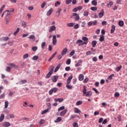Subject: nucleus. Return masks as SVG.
I'll return each instance as SVG.
<instances>
[{
  "instance_id": "1",
  "label": "nucleus",
  "mask_w": 127,
  "mask_h": 127,
  "mask_svg": "<svg viewBox=\"0 0 127 127\" xmlns=\"http://www.w3.org/2000/svg\"><path fill=\"white\" fill-rule=\"evenodd\" d=\"M82 92L83 93L84 96H85L86 97H90V96H92V91H89L87 92V89L85 86H83Z\"/></svg>"
},
{
  "instance_id": "2",
  "label": "nucleus",
  "mask_w": 127,
  "mask_h": 127,
  "mask_svg": "<svg viewBox=\"0 0 127 127\" xmlns=\"http://www.w3.org/2000/svg\"><path fill=\"white\" fill-rule=\"evenodd\" d=\"M53 69H54V66H51L49 68V71H50L49 72V73H47L46 76V79H48V78H49L51 76V75H52V74L53 73Z\"/></svg>"
},
{
  "instance_id": "3",
  "label": "nucleus",
  "mask_w": 127,
  "mask_h": 127,
  "mask_svg": "<svg viewBox=\"0 0 127 127\" xmlns=\"http://www.w3.org/2000/svg\"><path fill=\"white\" fill-rule=\"evenodd\" d=\"M70 18H74V20H75V21H78V20L80 19V16L79 15L77 14V13H73L70 16Z\"/></svg>"
},
{
  "instance_id": "4",
  "label": "nucleus",
  "mask_w": 127,
  "mask_h": 127,
  "mask_svg": "<svg viewBox=\"0 0 127 127\" xmlns=\"http://www.w3.org/2000/svg\"><path fill=\"white\" fill-rule=\"evenodd\" d=\"M58 90V88L55 87L54 88H52L49 91V95H52V94H53V93H56V92H57Z\"/></svg>"
},
{
  "instance_id": "5",
  "label": "nucleus",
  "mask_w": 127,
  "mask_h": 127,
  "mask_svg": "<svg viewBox=\"0 0 127 127\" xmlns=\"http://www.w3.org/2000/svg\"><path fill=\"white\" fill-rule=\"evenodd\" d=\"M82 39V40H83V41H86V42H84L82 43H81V45H84V44H87V43H88V39L87 37H83Z\"/></svg>"
},
{
  "instance_id": "6",
  "label": "nucleus",
  "mask_w": 127,
  "mask_h": 127,
  "mask_svg": "<svg viewBox=\"0 0 127 127\" xmlns=\"http://www.w3.org/2000/svg\"><path fill=\"white\" fill-rule=\"evenodd\" d=\"M55 30H56V26H55V25H53L50 27V29H49V32H52Z\"/></svg>"
},
{
  "instance_id": "7",
  "label": "nucleus",
  "mask_w": 127,
  "mask_h": 127,
  "mask_svg": "<svg viewBox=\"0 0 127 127\" xmlns=\"http://www.w3.org/2000/svg\"><path fill=\"white\" fill-rule=\"evenodd\" d=\"M57 43V39H56V36L53 35V44L55 45Z\"/></svg>"
},
{
  "instance_id": "8",
  "label": "nucleus",
  "mask_w": 127,
  "mask_h": 127,
  "mask_svg": "<svg viewBox=\"0 0 127 127\" xmlns=\"http://www.w3.org/2000/svg\"><path fill=\"white\" fill-rule=\"evenodd\" d=\"M67 51H68V50H67V48H64L61 53L62 56H64V55H66V54L67 53Z\"/></svg>"
},
{
  "instance_id": "9",
  "label": "nucleus",
  "mask_w": 127,
  "mask_h": 127,
  "mask_svg": "<svg viewBox=\"0 0 127 127\" xmlns=\"http://www.w3.org/2000/svg\"><path fill=\"white\" fill-rule=\"evenodd\" d=\"M68 112V110L67 109L64 110L63 111H62L60 114L61 117H64V115H66V113Z\"/></svg>"
},
{
  "instance_id": "10",
  "label": "nucleus",
  "mask_w": 127,
  "mask_h": 127,
  "mask_svg": "<svg viewBox=\"0 0 127 127\" xmlns=\"http://www.w3.org/2000/svg\"><path fill=\"white\" fill-rule=\"evenodd\" d=\"M105 11H104V9L101 10V12L99 13L98 15L100 17V18H102L104 16V13Z\"/></svg>"
},
{
  "instance_id": "11",
  "label": "nucleus",
  "mask_w": 127,
  "mask_h": 127,
  "mask_svg": "<svg viewBox=\"0 0 127 127\" xmlns=\"http://www.w3.org/2000/svg\"><path fill=\"white\" fill-rule=\"evenodd\" d=\"M57 79H58V76L54 75L52 77V81L54 83L57 82Z\"/></svg>"
},
{
  "instance_id": "12",
  "label": "nucleus",
  "mask_w": 127,
  "mask_h": 127,
  "mask_svg": "<svg viewBox=\"0 0 127 127\" xmlns=\"http://www.w3.org/2000/svg\"><path fill=\"white\" fill-rule=\"evenodd\" d=\"M53 11V8H50V9H49L47 12V15L48 16H49V15H50L52 13V12Z\"/></svg>"
},
{
  "instance_id": "13",
  "label": "nucleus",
  "mask_w": 127,
  "mask_h": 127,
  "mask_svg": "<svg viewBox=\"0 0 127 127\" xmlns=\"http://www.w3.org/2000/svg\"><path fill=\"white\" fill-rule=\"evenodd\" d=\"M115 30H116V26L114 25H112L111 26V33H114V32H115Z\"/></svg>"
},
{
  "instance_id": "14",
  "label": "nucleus",
  "mask_w": 127,
  "mask_h": 127,
  "mask_svg": "<svg viewBox=\"0 0 127 127\" xmlns=\"http://www.w3.org/2000/svg\"><path fill=\"white\" fill-rule=\"evenodd\" d=\"M3 127H10V123H9V122H5L3 125Z\"/></svg>"
},
{
  "instance_id": "15",
  "label": "nucleus",
  "mask_w": 127,
  "mask_h": 127,
  "mask_svg": "<svg viewBox=\"0 0 127 127\" xmlns=\"http://www.w3.org/2000/svg\"><path fill=\"white\" fill-rule=\"evenodd\" d=\"M61 64H59L57 66V67H56L54 72H56L57 71H58V70H59V68H60V67H61Z\"/></svg>"
},
{
  "instance_id": "16",
  "label": "nucleus",
  "mask_w": 127,
  "mask_h": 127,
  "mask_svg": "<svg viewBox=\"0 0 127 127\" xmlns=\"http://www.w3.org/2000/svg\"><path fill=\"white\" fill-rule=\"evenodd\" d=\"M105 40V37H104V35H101L100 37L99 38V41L100 42H103Z\"/></svg>"
},
{
  "instance_id": "17",
  "label": "nucleus",
  "mask_w": 127,
  "mask_h": 127,
  "mask_svg": "<svg viewBox=\"0 0 127 127\" xmlns=\"http://www.w3.org/2000/svg\"><path fill=\"white\" fill-rule=\"evenodd\" d=\"M82 64V61H78L76 64H75L76 67H79V66H81Z\"/></svg>"
},
{
  "instance_id": "18",
  "label": "nucleus",
  "mask_w": 127,
  "mask_h": 127,
  "mask_svg": "<svg viewBox=\"0 0 127 127\" xmlns=\"http://www.w3.org/2000/svg\"><path fill=\"white\" fill-rule=\"evenodd\" d=\"M97 0H93L91 1V4H92V5H94V6H96L97 5Z\"/></svg>"
},
{
  "instance_id": "19",
  "label": "nucleus",
  "mask_w": 127,
  "mask_h": 127,
  "mask_svg": "<svg viewBox=\"0 0 127 127\" xmlns=\"http://www.w3.org/2000/svg\"><path fill=\"white\" fill-rule=\"evenodd\" d=\"M9 66H10V68H16V66H15V64L13 63H10L8 64Z\"/></svg>"
},
{
  "instance_id": "20",
  "label": "nucleus",
  "mask_w": 127,
  "mask_h": 127,
  "mask_svg": "<svg viewBox=\"0 0 127 127\" xmlns=\"http://www.w3.org/2000/svg\"><path fill=\"white\" fill-rule=\"evenodd\" d=\"M74 24H75V23H67V26H68V27H73V26H74Z\"/></svg>"
},
{
  "instance_id": "21",
  "label": "nucleus",
  "mask_w": 127,
  "mask_h": 127,
  "mask_svg": "<svg viewBox=\"0 0 127 127\" xmlns=\"http://www.w3.org/2000/svg\"><path fill=\"white\" fill-rule=\"evenodd\" d=\"M4 120V114H1L0 117V123Z\"/></svg>"
},
{
  "instance_id": "22",
  "label": "nucleus",
  "mask_w": 127,
  "mask_h": 127,
  "mask_svg": "<svg viewBox=\"0 0 127 127\" xmlns=\"http://www.w3.org/2000/svg\"><path fill=\"white\" fill-rule=\"evenodd\" d=\"M74 113L75 114H79V113H81V111L79 109L75 108L74 109Z\"/></svg>"
},
{
  "instance_id": "23",
  "label": "nucleus",
  "mask_w": 127,
  "mask_h": 127,
  "mask_svg": "<svg viewBox=\"0 0 127 127\" xmlns=\"http://www.w3.org/2000/svg\"><path fill=\"white\" fill-rule=\"evenodd\" d=\"M62 121V118L61 117H58L57 119V120L55 121V123H59V122H61Z\"/></svg>"
},
{
  "instance_id": "24",
  "label": "nucleus",
  "mask_w": 127,
  "mask_h": 127,
  "mask_svg": "<svg viewBox=\"0 0 127 127\" xmlns=\"http://www.w3.org/2000/svg\"><path fill=\"white\" fill-rule=\"evenodd\" d=\"M46 45V43L45 42H43V43H42V44H41L42 49H44V48H45Z\"/></svg>"
},
{
  "instance_id": "25",
  "label": "nucleus",
  "mask_w": 127,
  "mask_h": 127,
  "mask_svg": "<svg viewBox=\"0 0 127 127\" xmlns=\"http://www.w3.org/2000/svg\"><path fill=\"white\" fill-rule=\"evenodd\" d=\"M92 47H96V46L97 45V41H93L92 42Z\"/></svg>"
},
{
  "instance_id": "26",
  "label": "nucleus",
  "mask_w": 127,
  "mask_h": 127,
  "mask_svg": "<svg viewBox=\"0 0 127 127\" xmlns=\"http://www.w3.org/2000/svg\"><path fill=\"white\" fill-rule=\"evenodd\" d=\"M83 104V101H78L76 103V106H80V105H82Z\"/></svg>"
},
{
  "instance_id": "27",
  "label": "nucleus",
  "mask_w": 127,
  "mask_h": 127,
  "mask_svg": "<svg viewBox=\"0 0 127 127\" xmlns=\"http://www.w3.org/2000/svg\"><path fill=\"white\" fill-rule=\"evenodd\" d=\"M124 23L123 21H120L119 22V26H121V27L124 26Z\"/></svg>"
},
{
  "instance_id": "28",
  "label": "nucleus",
  "mask_w": 127,
  "mask_h": 127,
  "mask_svg": "<svg viewBox=\"0 0 127 127\" xmlns=\"http://www.w3.org/2000/svg\"><path fill=\"white\" fill-rule=\"evenodd\" d=\"M20 29L19 28H17L16 31H15L14 33H13L14 35H15V36L17 34V33H18L19 32Z\"/></svg>"
},
{
  "instance_id": "29",
  "label": "nucleus",
  "mask_w": 127,
  "mask_h": 127,
  "mask_svg": "<svg viewBox=\"0 0 127 127\" xmlns=\"http://www.w3.org/2000/svg\"><path fill=\"white\" fill-rule=\"evenodd\" d=\"M84 80V75L83 74L79 75V81H83Z\"/></svg>"
},
{
  "instance_id": "30",
  "label": "nucleus",
  "mask_w": 127,
  "mask_h": 127,
  "mask_svg": "<svg viewBox=\"0 0 127 127\" xmlns=\"http://www.w3.org/2000/svg\"><path fill=\"white\" fill-rule=\"evenodd\" d=\"M91 10H92V11H96L98 9V7H91L90 8Z\"/></svg>"
},
{
  "instance_id": "31",
  "label": "nucleus",
  "mask_w": 127,
  "mask_h": 127,
  "mask_svg": "<svg viewBox=\"0 0 127 127\" xmlns=\"http://www.w3.org/2000/svg\"><path fill=\"white\" fill-rule=\"evenodd\" d=\"M9 39V38L8 37H4L2 38V40L3 41H7Z\"/></svg>"
},
{
  "instance_id": "32",
  "label": "nucleus",
  "mask_w": 127,
  "mask_h": 127,
  "mask_svg": "<svg viewBox=\"0 0 127 127\" xmlns=\"http://www.w3.org/2000/svg\"><path fill=\"white\" fill-rule=\"evenodd\" d=\"M25 83H27V81L25 79L24 80H22L20 82V84L21 85H22L23 84H25Z\"/></svg>"
},
{
  "instance_id": "33",
  "label": "nucleus",
  "mask_w": 127,
  "mask_h": 127,
  "mask_svg": "<svg viewBox=\"0 0 127 127\" xmlns=\"http://www.w3.org/2000/svg\"><path fill=\"white\" fill-rule=\"evenodd\" d=\"M29 39H32V40H34L35 39V36L33 35H31L29 37Z\"/></svg>"
},
{
  "instance_id": "34",
  "label": "nucleus",
  "mask_w": 127,
  "mask_h": 127,
  "mask_svg": "<svg viewBox=\"0 0 127 127\" xmlns=\"http://www.w3.org/2000/svg\"><path fill=\"white\" fill-rule=\"evenodd\" d=\"M38 58H39L38 56H35L33 57L32 60H33V61H36V60H37Z\"/></svg>"
},
{
  "instance_id": "35",
  "label": "nucleus",
  "mask_w": 127,
  "mask_h": 127,
  "mask_svg": "<svg viewBox=\"0 0 127 127\" xmlns=\"http://www.w3.org/2000/svg\"><path fill=\"white\" fill-rule=\"evenodd\" d=\"M8 107V101H6L5 102L4 108L5 109H7Z\"/></svg>"
},
{
  "instance_id": "36",
  "label": "nucleus",
  "mask_w": 127,
  "mask_h": 127,
  "mask_svg": "<svg viewBox=\"0 0 127 127\" xmlns=\"http://www.w3.org/2000/svg\"><path fill=\"white\" fill-rule=\"evenodd\" d=\"M122 65H120L119 66H118L116 67V70L117 71V72H119V71H120V70H121V69H122Z\"/></svg>"
},
{
  "instance_id": "37",
  "label": "nucleus",
  "mask_w": 127,
  "mask_h": 127,
  "mask_svg": "<svg viewBox=\"0 0 127 127\" xmlns=\"http://www.w3.org/2000/svg\"><path fill=\"white\" fill-rule=\"evenodd\" d=\"M66 87L69 90H72V88H73V86H72L71 85H68V84L66 85Z\"/></svg>"
},
{
  "instance_id": "38",
  "label": "nucleus",
  "mask_w": 127,
  "mask_h": 127,
  "mask_svg": "<svg viewBox=\"0 0 127 127\" xmlns=\"http://www.w3.org/2000/svg\"><path fill=\"white\" fill-rule=\"evenodd\" d=\"M66 64H67V65H70V64H71V59H68L66 62Z\"/></svg>"
},
{
  "instance_id": "39",
  "label": "nucleus",
  "mask_w": 127,
  "mask_h": 127,
  "mask_svg": "<svg viewBox=\"0 0 127 127\" xmlns=\"http://www.w3.org/2000/svg\"><path fill=\"white\" fill-rule=\"evenodd\" d=\"M5 20H6L5 23L6 24H8V22H9V18L8 17H6L5 18Z\"/></svg>"
},
{
  "instance_id": "40",
  "label": "nucleus",
  "mask_w": 127,
  "mask_h": 127,
  "mask_svg": "<svg viewBox=\"0 0 127 127\" xmlns=\"http://www.w3.org/2000/svg\"><path fill=\"white\" fill-rule=\"evenodd\" d=\"M74 29H78L79 28V24H76L74 26H73Z\"/></svg>"
},
{
  "instance_id": "41",
  "label": "nucleus",
  "mask_w": 127,
  "mask_h": 127,
  "mask_svg": "<svg viewBox=\"0 0 127 127\" xmlns=\"http://www.w3.org/2000/svg\"><path fill=\"white\" fill-rule=\"evenodd\" d=\"M113 4H114V2L111 1L108 4H107V6H108V7H111Z\"/></svg>"
},
{
  "instance_id": "42",
  "label": "nucleus",
  "mask_w": 127,
  "mask_h": 127,
  "mask_svg": "<svg viewBox=\"0 0 127 127\" xmlns=\"http://www.w3.org/2000/svg\"><path fill=\"white\" fill-rule=\"evenodd\" d=\"M46 5V2H44L43 3H42L41 5V8H44V6Z\"/></svg>"
},
{
  "instance_id": "43",
  "label": "nucleus",
  "mask_w": 127,
  "mask_h": 127,
  "mask_svg": "<svg viewBox=\"0 0 127 127\" xmlns=\"http://www.w3.org/2000/svg\"><path fill=\"white\" fill-rule=\"evenodd\" d=\"M28 56H29L28 54H26L23 56V59H26L28 58Z\"/></svg>"
},
{
  "instance_id": "44",
  "label": "nucleus",
  "mask_w": 127,
  "mask_h": 127,
  "mask_svg": "<svg viewBox=\"0 0 127 127\" xmlns=\"http://www.w3.org/2000/svg\"><path fill=\"white\" fill-rule=\"evenodd\" d=\"M72 2V0H66L65 3L66 4H69Z\"/></svg>"
},
{
  "instance_id": "45",
  "label": "nucleus",
  "mask_w": 127,
  "mask_h": 127,
  "mask_svg": "<svg viewBox=\"0 0 127 127\" xmlns=\"http://www.w3.org/2000/svg\"><path fill=\"white\" fill-rule=\"evenodd\" d=\"M64 109H65V107L64 106H62V107H61L59 108L58 111L60 112V111H63V110H64Z\"/></svg>"
},
{
  "instance_id": "46",
  "label": "nucleus",
  "mask_w": 127,
  "mask_h": 127,
  "mask_svg": "<svg viewBox=\"0 0 127 127\" xmlns=\"http://www.w3.org/2000/svg\"><path fill=\"white\" fill-rule=\"evenodd\" d=\"M76 43V44H79V43H83V41L82 40H77Z\"/></svg>"
},
{
  "instance_id": "47",
  "label": "nucleus",
  "mask_w": 127,
  "mask_h": 127,
  "mask_svg": "<svg viewBox=\"0 0 127 127\" xmlns=\"http://www.w3.org/2000/svg\"><path fill=\"white\" fill-rule=\"evenodd\" d=\"M83 15L84 16H88V15H89V12L88 11H84Z\"/></svg>"
},
{
  "instance_id": "48",
  "label": "nucleus",
  "mask_w": 127,
  "mask_h": 127,
  "mask_svg": "<svg viewBox=\"0 0 127 127\" xmlns=\"http://www.w3.org/2000/svg\"><path fill=\"white\" fill-rule=\"evenodd\" d=\"M11 69V67H10L9 66H7L6 69V72H10Z\"/></svg>"
},
{
  "instance_id": "49",
  "label": "nucleus",
  "mask_w": 127,
  "mask_h": 127,
  "mask_svg": "<svg viewBox=\"0 0 127 127\" xmlns=\"http://www.w3.org/2000/svg\"><path fill=\"white\" fill-rule=\"evenodd\" d=\"M48 111H49V109H46V110L43 111L42 113V115H45V114H46V113H47V112H48Z\"/></svg>"
},
{
  "instance_id": "50",
  "label": "nucleus",
  "mask_w": 127,
  "mask_h": 127,
  "mask_svg": "<svg viewBox=\"0 0 127 127\" xmlns=\"http://www.w3.org/2000/svg\"><path fill=\"white\" fill-rule=\"evenodd\" d=\"M9 117L10 119H13L14 118V114H9Z\"/></svg>"
},
{
  "instance_id": "51",
  "label": "nucleus",
  "mask_w": 127,
  "mask_h": 127,
  "mask_svg": "<svg viewBox=\"0 0 127 127\" xmlns=\"http://www.w3.org/2000/svg\"><path fill=\"white\" fill-rule=\"evenodd\" d=\"M22 26H23V27H26V22H22Z\"/></svg>"
},
{
  "instance_id": "52",
  "label": "nucleus",
  "mask_w": 127,
  "mask_h": 127,
  "mask_svg": "<svg viewBox=\"0 0 127 127\" xmlns=\"http://www.w3.org/2000/svg\"><path fill=\"white\" fill-rule=\"evenodd\" d=\"M45 122V121H44V120H43V119H41V120L40 121V125H43V124H44Z\"/></svg>"
},
{
  "instance_id": "53",
  "label": "nucleus",
  "mask_w": 127,
  "mask_h": 127,
  "mask_svg": "<svg viewBox=\"0 0 127 127\" xmlns=\"http://www.w3.org/2000/svg\"><path fill=\"white\" fill-rule=\"evenodd\" d=\"M37 49H38L37 47H33L32 48V50L33 51H34V52L36 51V50H37Z\"/></svg>"
},
{
  "instance_id": "54",
  "label": "nucleus",
  "mask_w": 127,
  "mask_h": 127,
  "mask_svg": "<svg viewBox=\"0 0 127 127\" xmlns=\"http://www.w3.org/2000/svg\"><path fill=\"white\" fill-rule=\"evenodd\" d=\"M114 74H111L110 76H109L108 79L109 80H112L113 79V77H114Z\"/></svg>"
},
{
  "instance_id": "55",
  "label": "nucleus",
  "mask_w": 127,
  "mask_h": 127,
  "mask_svg": "<svg viewBox=\"0 0 127 127\" xmlns=\"http://www.w3.org/2000/svg\"><path fill=\"white\" fill-rule=\"evenodd\" d=\"M107 123H108V120L107 119H105L103 122H102V124L103 125H106V124H107Z\"/></svg>"
},
{
  "instance_id": "56",
  "label": "nucleus",
  "mask_w": 127,
  "mask_h": 127,
  "mask_svg": "<svg viewBox=\"0 0 127 127\" xmlns=\"http://www.w3.org/2000/svg\"><path fill=\"white\" fill-rule=\"evenodd\" d=\"M73 126L74 127H78V123L74 122L73 123Z\"/></svg>"
},
{
  "instance_id": "57",
  "label": "nucleus",
  "mask_w": 127,
  "mask_h": 127,
  "mask_svg": "<svg viewBox=\"0 0 127 127\" xmlns=\"http://www.w3.org/2000/svg\"><path fill=\"white\" fill-rule=\"evenodd\" d=\"M114 96L115 97H120V93L119 92H115Z\"/></svg>"
},
{
  "instance_id": "58",
  "label": "nucleus",
  "mask_w": 127,
  "mask_h": 127,
  "mask_svg": "<svg viewBox=\"0 0 127 127\" xmlns=\"http://www.w3.org/2000/svg\"><path fill=\"white\" fill-rule=\"evenodd\" d=\"M98 60V59H97V57H94L92 59V61H94V62H97V61Z\"/></svg>"
},
{
  "instance_id": "59",
  "label": "nucleus",
  "mask_w": 127,
  "mask_h": 127,
  "mask_svg": "<svg viewBox=\"0 0 127 127\" xmlns=\"http://www.w3.org/2000/svg\"><path fill=\"white\" fill-rule=\"evenodd\" d=\"M74 54H75V51H72L70 53L69 55H70L71 56H73V55H74Z\"/></svg>"
},
{
  "instance_id": "60",
  "label": "nucleus",
  "mask_w": 127,
  "mask_h": 127,
  "mask_svg": "<svg viewBox=\"0 0 127 127\" xmlns=\"http://www.w3.org/2000/svg\"><path fill=\"white\" fill-rule=\"evenodd\" d=\"M7 12V14H6V17H7V16H8L9 15H10V11H9V10H6L5 12Z\"/></svg>"
},
{
  "instance_id": "61",
  "label": "nucleus",
  "mask_w": 127,
  "mask_h": 127,
  "mask_svg": "<svg viewBox=\"0 0 127 127\" xmlns=\"http://www.w3.org/2000/svg\"><path fill=\"white\" fill-rule=\"evenodd\" d=\"M92 90L94 91L96 94H99V91H98V90H97V89L93 88Z\"/></svg>"
},
{
  "instance_id": "62",
  "label": "nucleus",
  "mask_w": 127,
  "mask_h": 127,
  "mask_svg": "<svg viewBox=\"0 0 127 127\" xmlns=\"http://www.w3.org/2000/svg\"><path fill=\"white\" fill-rule=\"evenodd\" d=\"M103 121H104V119H103V118H100L99 120V123L101 124V123L103 122Z\"/></svg>"
},
{
  "instance_id": "63",
  "label": "nucleus",
  "mask_w": 127,
  "mask_h": 127,
  "mask_svg": "<svg viewBox=\"0 0 127 127\" xmlns=\"http://www.w3.org/2000/svg\"><path fill=\"white\" fill-rule=\"evenodd\" d=\"M102 24L103 25H107V21H102Z\"/></svg>"
},
{
  "instance_id": "64",
  "label": "nucleus",
  "mask_w": 127,
  "mask_h": 127,
  "mask_svg": "<svg viewBox=\"0 0 127 127\" xmlns=\"http://www.w3.org/2000/svg\"><path fill=\"white\" fill-rule=\"evenodd\" d=\"M91 54H92V52L91 51H88L87 53H86V55L88 56V55H91Z\"/></svg>"
}]
</instances>
